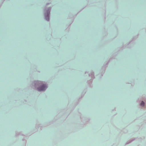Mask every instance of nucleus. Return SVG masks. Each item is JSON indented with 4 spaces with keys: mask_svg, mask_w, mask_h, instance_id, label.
I'll return each instance as SVG.
<instances>
[{
    "mask_svg": "<svg viewBox=\"0 0 146 146\" xmlns=\"http://www.w3.org/2000/svg\"><path fill=\"white\" fill-rule=\"evenodd\" d=\"M50 14V12H49L48 13V14L46 16H45V19L47 21H49V15Z\"/></svg>",
    "mask_w": 146,
    "mask_h": 146,
    "instance_id": "obj_2",
    "label": "nucleus"
},
{
    "mask_svg": "<svg viewBox=\"0 0 146 146\" xmlns=\"http://www.w3.org/2000/svg\"><path fill=\"white\" fill-rule=\"evenodd\" d=\"M47 86L45 84H43L38 88L39 91H44L47 88Z\"/></svg>",
    "mask_w": 146,
    "mask_h": 146,
    "instance_id": "obj_1",
    "label": "nucleus"
},
{
    "mask_svg": "<svg viewBox=\"0 0 146 146\" xmlns=\"http://www.w3.org/2000/svg\"><path fill=\"white\" fill-rule=\"evenodd\" d=\"M144 105V103L142 101L141 103V105L142 106H143Z\"/></svg>",
    "mask_w": 146,
    "mask_h": 146,
    "instance_id": "obj_3",
    "label": "nucleus"
}]
</instances>
